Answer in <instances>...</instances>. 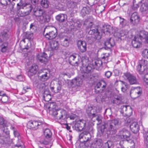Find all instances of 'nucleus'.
I'll return each instance as SVG.
<instances>
[{"mask_svg":"<svg viewBox=\"0 0 148 148\" xmlns=\"http://www.w3.org/2000/svg\"><path fill=\"white\" fill-rule=\"evenodd\" d=\"M121 124V122L119 119H115L102 125L100 130L102 133L105 132L107 134H114L116 133Z\"/></svg>","mask_w":148,"mask_h":148,"instance_id":"1","label":"nucleus"},{"mask_svg":"<svg viewBox=\"0 0 148 148\" xmlns=\"http://www.w3.org/2000/svg\"><path fill=\"white\" fill-rule=\"evenodd\" d=\"M48 109L49 110L50 114L57 119L64 120L67 118V112L64 110H57V106L52 103L47 105Z\"/></svg>","mask_w":148,"mask_h":148,"instance_id":"2","label":"nucleus"},{"mask_svg":"<svg viewBox=\"0 0 148 148\" xmlns=\"http://www.w3.org/2000/svg\"><path fill=\"white\" fill-rule=\"evenodd\" d=\"M93 22L91 21L89 19H86L84 23V25H88V27H90V29L89 31L88 30H87V32L89 34L92 35V38L90 36H88L87 38L88 40H90V42H94L96 40H99L101 37V34L98 31L97 29H93L91 27L92 25Z\"/></svg>","mask_w":148,"mask_h":148,"instance_id":"3","label":"nucleus"},{"mask_svg":"<svg viewBox=\"0 0 148 148\" xmlns=\"http://www.w3.org/2000/svg\"><path fill=\"white\" fill-rule=\"evenodd\" d=\"M137 70L141 75L145 74L148 71V62L147 60H142L138 62Z\"/></svg>","mask_w":148,"mask_h":148,"instance_id":"4","label":"nucleus"},{"mask_svg":"<svg viewBox=\"0 0 148 148\" xmlns=\"http://www.w3.org/2000/svg\"><path fill=\"white\" fill-rule=\"evenodd\" d=\"M94 110L92 108V107H89L86 110V112L90 117L93 118H96V120L98 121L97 123V125L100 124L102 122V117L101 116H95V113L94 112Z\"/></svg>","mask_w":148,"mask_h":148,"instance_id":"5","label":"nucleus"},{"mask_svg":"<svg viewBox=\"0 0 148 148\" xmlns=\"http://www.w3.org/2000/svg\"><path fill=\"white\" fill-rule=\"evenodd\" d=\"M111 101L114 104L117 105L123 104L127 102L126 99L120 94L119 95H114Z\"/></svg>","mask_w":148,"mask_h":148,"instance_id":"6","label":"nucleus"},{"mask_svg":"<svg viewBox=\"0 0 148 148\" xmlns=\"http://www.w3.org/2000/svg\"><path fill=\"white\" fill-rule=\"evenodd\" d=\"M130 136V132L125 129H122L119 130L116 137H118V139H127L129 138Z\"/></svg>","mask_w":148,"mask_h":148,"instance_id":"7","label":"nucleus"},{"mask_svg":"<svg viewBox=\"0 0 148 148\" xmlns=\"http://www.w3.org/2000/svg\"><path fill=\"white\" fill-rule=\"evenodd\" d=\"M135 144L131 139L122 140L120 142V145L122 148H134Z\"/></svg>","mask_w":148,"mask_h":148,"instance_id":"8","label":"nucleus"},{"mask_svg":"<svg viewBox=\"0 0 148 148\" xmlns=\"http://www.w3.org/2000/svg\"><path fill=\"white\" fill-rule=\"evenodd\" d=\"M94 69L93 66L91 64L84 66L83 68L84 73L82 75V77L84 79H86L90 76V73Z\"/></svg>","mask_w":148,"mask_h":148,"instance_id":"9","label":"nucleus"},{"mask_svg":"<svg viewBox=\"0 0 148 148\" xmlns=\"http://www.w3.org/2000/svg\"><path fill=\"white\" fill-rule=\"evenodd\" d=\"M42 122L40 121L39 120H31L28 122L27 126L29 129L36 130L38 129V127L42 125Z\"/></svg>","mask_w":148,"mask_h":148,"instance_id":"10","label":"nucleus"},{"mask_svg":"<svg viewBox=\"0 0 148 148\" xmlns=\"http://www.w3.org/2000/svg\"><path fill=\"white\" fill-rule=\"evenodd\" d=\"M91 136L89 133L88 132H84L81 133L79 135V138L80 141L82 143H84L85 145V143L88 142L90 139Z\"/></svg>","mask_w":148,"mask_h":148,"instance_id":"11","label":"nucleus"},{"mask_svg":"<svg viewBox=\"0 0 148 148\" xmlns=\"http://www.w3.org/2000/svg\"><path fill=\"white\" fill-rule=\"evenodd\" d=\"M124 75L131 84H137L138 83L136 77L130 73H124Z\"/></svg>","mask_w":148,"mask_h":148,"instance_id":"12","label":"nucleus"},{"mask_svg":"<svg viewBox=\"0 0 148 148\" xmlns=\"http://www.w3.org/2000/svg\"><path fill=\"white\" fill-rule=\"evenodd\" d=\"M68 60L70 64L75 66H78L80 63V60L74 54L69 56Z\"/></svg>","mask_w":148,"mask_h":148,"instance_id":"13","label":"nucleus"},{"mask_svg":"<svg viewBox=\"0 0 148 148\" xmlns=\"http://www.w3.org/2000/svg\"><path fill=\"white\" fill-rule=\"evenodd\" d=\"M121 113L125 114L127 116H129L132 113V110L129 106H123L121 107Z\"/></svg>","mask_w":148,"mask_h":148,"instance_id":"14","label":"nucleus"},{"mask_svg":"<svg viewBox=\"0 0 148 148\" xmlns=\"http://www.w3.org/2000/svg\"><path fill=\"white\" fill-rule=\"evenodd\" d=\"M140 20V18L138 13L134 12L132 14L130 19V22L131 24L134 25L138 24Z\"/></svg>","mask_w":148,"mask_h":148,"instance_id":"15","label":"nucleus"},{"mask_svg":"<svg viewBox=\"0 0 148 148\" xmlns=\"http://www.w3.org/2000/svg\"><path fill=\"white\" fill-rule=\"evenodd\" d=\"M57 35V30L56 28H54L52 30L47 33L45 37L47 39L50 40L55 38Z\"/></svg>","mask_w":148,"mask_h":148,"instance_id":"16","label":"nucleus"},{"mask_svg":"<svg viewBox=\"0 0 148 148\" xmlns=\"http://www.w3.org/2000/svg\"><path fill=\"white\" fill-rule=\"evenodd\" d=\"M86 123V121L83 119L77 121L75 125L76 130L78 131H82Z\"/></svg>","mask_w":148,"mask_h":148,"instance_id":"17","label":"nucleus"},{"mask_svg":"<svg viewBox=\"0 0 148 148\" xmlns=\"http://www.w3.org/2000/svg\"><path fill=\"white\" fill-rule=\"evenodd\" d=\"M37 59L39 61L45 64L47 61V54L45 53L38 54L37 56Z\"/></svg>","mask_w":148,"mask_h":148,"instance_id":"18","label":"nucleus"},{"mask_svg":"<svg viewBox=\"0 0 148 148\" xmlns=\"http://www.w3.org/2000/svg\"><path fill=\"white\" fill-rule=\"evenodd\" d=\"M140 39L139 35L135 36L132 42V44L134 47L138 48L141 45V41Z\"/></svg>","mask_w":148,"mask_h":148,"instance_id":"19","label":"nucleus"},{"mask_svg":"<svg viewBox=\"0 0 148 148\" xmlns=\"http://www.w3.org/2000/svg\"><path fill=\"white\" fill-rule=\"evenodd\" d=\"M50 77V73L49 71L45 70L43 72L41 75L40 77V79L42 82H45L48 80Z\"/></svg>","mask_w":148,"mask_h":148,"instance_id":"20","label":"nucleus"},{"mask_svg":"<svg viewBox=\"0 0 148 148\" xmlns=\"http://www.w3.org/2000/svg\"><path fill=\"white\" fill-rule=\"evenodd\" d=\"M78 47L80 51L82 53L86 51V43L85 41L79 40L77 42Z\"/></svg>","mask_w":148,"mask_h":148,"instance_id":"21","label":"nucleus"},{"mask_svg":"<svg viewBox=\"0 0 148 148\" xmlns=\"http://www.w3.org/2000/svg\"><path fill=\"white\" fill-rule=\"evenodd\" d=\"M38 66L34 64L30 68L29 71L28 72V75L30 77L35 75L38 70Z\"/></svg>","mask_w":148,"mask_h":148,"instance_id":"22","label":"nucleus"},{"mask_svg":"<svg viewBox=\"0 0 148 148\" xmlns=\"http://www.w3.org/2000/svg\"><path fill=\"white\" fill-rule=\"evenodd\" d=\"M139 37L141 40L144 39L145 42L148 43V32L145 31H142L140 32Z\"/></svg>","mask_w":148,"mask_h":148,"instance_id":"23","label":"nucleus"},{"mask_svg":"<svg viewBox=\"0 0 148 148\" xmlns=\"http://www.w3.org/2000/svg\"><path fill=\"white\" fill-rule=\"evenodd\" d=\"M92 65L94 69L99 70L102 67V61L100 60H96L92 61Z\"/></svg>","mask_w":148,"mask_h":148,"instance_id":"24","label":"nucleus"},{"mask_svg":"<svg viewBox=\"0 0 148 148\" xmlns=\"http://www.w3.org/2000/svg\"><path fill=\"white\" fill-rule=\"evenodd\" d=\"M130 128L133 132L136 133L139 130V126L137 122H134L131 124Z\"/></svg>","mask_w":148,"mask_h":148,"instance_id":"25","label":"nucleus"},{"mask_svg":"<svg viewBox=\"0 0 148 148\" xmlns=\"http://www.w3.org/2000/svg\"><path fill=\"white\" fill-rule=\"evenodd\" d=\"M37 19L40 22L42 23L48 22L50 21L49 16L48 15H45V13L40 18H38Z\"/></svg>","mask_w":148,"mask_h":148,"instance_id":"26","label":"nucleus"},{"mask_svg":"<svg viewBox=\"0 0 148 148\" xmlns=\"http://www.w3.org/2000/svg\"><path fill=\"white\" fill-rule=\"evenodd\" d=\"M33 8V7L30 4L24 3L22 4V8L26 10L29 14L31 12Z\"/></svg>","mask_w":148,"mask_h":148,"instance_id":"27","label":"nucleus"},{"mask_svg":"<svg viewBox=\"0 0 148 148\" xmlns=\"http://www.w3.org/2000/svg\"><path fill=\"white\" fill-rule=\"evenodd\" d=\"M104 44L107 48L110 49L114 45L115 42L113 39L110 38L105 42Z\"/></svg>","mask_w":148,"mask_h":148,"instance_id":"28","label":"nucleus"},{"mask_svg":"<svg viewBox=\"0 0 148 148\" xmlns=\"http://www.w3.org/2000/svg\"><path fill=\"white\" fill-rule=\"evenodd\" d=\"M102 29L104 33H110L112 30V27L109 25L105 24L102 26Z\"/></svg>","mask_w":148,"mask_h":148,"instance_id":"29","label":"nucleus"},{"mask_svg":"<svg viewBox=\"0 0 148 148\" xmlns=\"http://www.w3.org/2000/svg\"><path fill=\"white\" fill-rule=\"evenodd\" d=\"M34 15L38 18H40L45 13L44 11L41 9L39 8L35 10L34 9L33 10Z\"/></svg>","mask_w":148,"mask_h":148,"instance_id":"30","label":"nucleus"},{"mask_svg":"<svg viewBox=\"0 0 148 148\" xmlns=\"http://www.w3.org/2000/svg\"><path fill=\"white\" fill-rule=\"evenodd\" d=\"M66 18V15L63 14H60L57 16L56 17V19L57 20L60 22H64Z\"/></svg>","mask_w":148,"mask_h":148,"instance_id":"31","label":"nucleus"},{"mask_svg":"<svg viewBox=\"0 0 148 148\" xmlns=\"http://www.w3.org/2000/svg\"><path fill=\"white\" fill-rule=\"evenodd\" d=\"M1 136L0 137V143L4 144L7 143L8 140L9 139V136L5 134Z\"/></svg>","mask_w":148,"mask_h":148,"instance_id":"32","label":"nucleus"},{"mask_svg":"<svg viewBox=\"0 0 148 148\" xmlns=\"http://www.w3.org/2000/svg\"><path fill=\"white\" fill-rule=\"evenodd\" d=\"M72 82L73 84L77 86H81L82 83V78L79 77L75 78L72 80Z\"/></svg>","mask_w":148,"mask_h":148,"instance_id":"33","label":"nucleus"},{"mask_svg":"<svg viewBox=\"0 0 148 148\" xmlns=\"http://www.w3.org/2000/svg\"><path fill=\"white\" fill-rule=\"evenodd\" d=\"M45 84V83H42L40 86V90L42 92H49L48 86H46Z\"/></svg>","mask_w":148,"mask_h":148,"instance_id":"34","label":"nucleus"},{"mask_svg":"<svg viewBox=\"0 0 148 148\" xmlns=\"http://www.w3.org/2000/svg\"><path fill=\"white\" fill-rule=\"evenodd\" d=\"M50 47L52 50H57L59 47L58 41H54L51 42L50 44Z\"/></svg>","mask_w":148,"mask_h":148,"instance_id":"35","label":"nucleus"},{"mask_svg":"<svg viewBox=\"0 0 148 148\" xmlns=\"http://www.w3.org/2000/svg\"><path fill=\"white\" fill-rule=\"evenodd\" d=\"M44 135L46 138H50L52 136V133L50 130L49 129H46L44 132Z\"/></svg>","mask_w":148,"mask_h":148,"instance_id":"36","label":"nucleus"},{"mask_svg":"<svg viewBox=\"0 0 148 148\" xmlns=\"http://www.w3.org/2000/svg\"><path fill=\"white\" fill-rule=\"evenodd\" d=\"M148 9V1H145L144 3H143L140 8V10L142 12L146 11Z\"/></svg>","mask_w":148,"mask_h":148,"instance_id":"37","label":"nucleus"},{"mask_svg":"<svg viewBox=\"0 0 148 148\" xmlns=\"http://www.w3.org/2000/svg\"><path fill=\"white\" fill-rule=\"evenodd\" d=\"M90 10L88 7H84L81 10V14L83 16H85L86 14H89Z\"/></svg>","mask_w":148,"mask_h":148,"instance_id":"38","label":"nucleus"},{"mask_svg":"<svg viewBox=\"0 0 148 148\" xmlns=\"http://www.w3.org/2000/svg\"><path fill=\"white\" fill-rule=\"evenodd\" d=\"M29 14L26 10H19L18 12V15L21 17H24L29 15Z\"/></svg>","mask_w":148,"mask_h":148,"instance_id":"39","label":"nucleus"},{"mask_svg":"<svg viewBox=\"0 0 148 148\" xmlns=\"http://www.w3.org/2000/svg\"><path fill=\"white\" fill-rule=\"evenodd\" d=\"M41 5L43 8H47L49 5V2L47 0H42L41 2Z\"/></svg>","mask_w":148,"mask_h":148,"instance_id":"40","label":"nucleus"},{"mask_svg":"<svg viewBox=\"0 0 148 148\" xmlns=\"http://www.w3.org/2000/svg\"><path fill=\"white\" fill-rule=\"evenodd\" d=\"M97 148H100L102 145V140L101 139H97L95 143Z\"/></svg>","mask_w":148,"mask_h":148,"instance_id":"41","label":"nucleus"},{"mask_svg":"<svg viewBox=\"0 0 148 148\" xmlns=\"http://www.w3.org/2000/svg\"><path fill=\"white\" fill-rule=\"evenodd\" d=\"M11 148H25L23 145L21 140H19L17 144L13 146Z\"/></svg>","mask_w":148,"mask_h":148,"instance_id":"42","label":"nucleus"},{"mask_svg":"<svg viewBox=\"0 0 148 148\" xmlns=\"http://www.w3.org/2000/svg\"><path fill=\"white\" fill-rule=\"evenodd\" d=\"M43 97L45 101H49L51 99V96L50 93H44Z\"/></svg>","mask_w":148,"mask_h":148,"instance_id":"43","label":"nucleus"},{"mask_svg":"<svg viewBox=\"0 0 148 148\" xmlns=\"http://www.w3.org/2000/svg\"><path fill=\"white\" fill-rule=\"evenodd\" d=\"M77 3L73 1H71L70 2H68L67 4V5L68 7L71 8H75L77 5Z\"/></svg>","mask_w":148,"mask_h":148,"instance_id":"44","label":"nucleus"},{"mask_svg":"<svg viewBox=\"0 0 148 148\" xmlns=\"http://www.w3.org/2000/svg\"><path fill=\"white\" fill-rule=\"evenodd\" d=\"M120 19V25L122 27H125L127 23L126 20L123 18L119 17Z\"/></svg>","mask_w":148,"mask_h":148,"instance_id":"45","label":"nucleus"},{"mask_svg":"<svg viewBox=\"0 0 148 148\" xmlns=\"http://www.w3.org/2000/svg\"><path fill=\"white\" fill-rule=\"evenodd\" d=\"M145 143L146 146L148 147V131L143 134Z\"/></svg>","mask_w":148,"mask_h":148,"instance_id":"46","label":"nucleus"},{"mask_svg":"<svg viewBox=\"0 0 148 148\" xmlns=\"http://www.w3.org/2000/svg\"><path fill=\"white\" fill-rule=\"evenodd\" d=\"M131 92L140 93L142 92V90L139 87L132 88L131 90Z\"/></svg>","mask_w":148,"mask_h":148,"instance_id":"47","label":"nucleus"},{"mask_svg":"<svg viewBox=\"0 0 148 148\" xmlns=\"http://www.w3.org/2000/svg\"><path fill=\"white\" fill-rule=\"evenodd\" d=\"M112 143L110 141H108L105 144V148H111L112 146Z\"/></svg>","mask_w":148,"mask_h":148,"instance_id":"48","label":"nucleus"},{"mask_svg":"<svg viewBox=\"0 0 148 148\" xmlns=\"http://www.w3.org/2000/svg\"><path fill=\"white\" fill-rule=\"evenodd\" d=\"M142 56L144 58L148 59V49H145L142 53Z\"/></svg>","mask_w":148,"mask_h":148,"instance_id":"49","label":"nucleus"},{"mask_svg":"<svg viewBox=\"0 0 148 148\" xmlns=\"http://www.w3.org/2000/svg\"><path fill=\"white\" fill-rule=\"evenodd\" d=\"M140 93H130V95L131 98L133 99H135L139 96Z\"/></svg>","mask_w":148,"mask_h":148,"instance_id":"50","label":"nucleus"},{"mask_svg":"<svg viewBox=\"0 0 148 148\" xmlns=\"http://www.w3.org/2000/svg\"><path fill=\"white\" fill-rule=\"evenodd\" d=\"M62 45L66 47L69 45V42L68 39L66 38L62 43Z\"/></svg>","mask_w":148,"mask_h":148,"instance_id":"51","label":"nucleus"},{"mask_svg":"<svg viewBox=\"0 0 148 148\" xmlns=\"http://www.w3.org/2000/svg\"><path fill=\"white\" fill-rule=\"evenodd\" d=\"M145 76L143 78L144 84L148 85V74H145Z\"/></svg>","mask_w":148,"mask_h":148,"instance_id":"52","label":"nucleus"},{"mask_svg":"<svg viewBox=\"0 0 148 148\" xmlns=\"http://www.w3.org/2000/svg\"><path fill=\"white\" fill-rule=\"evenodd\" d=\"M33 34L32 33H28L26 34V37L28 39L32 38L33 37Z\"/></svg>","mask_w":148,"mask_h":148,"instance_id":"53","label":"nucleus"},{"mask_svg":"<svg viewBox=\"0 0 148 148\" xmlns=\"http://www.w3.org/2000/svg\"><path fill=\"white\" fill-rule=\"evenodd\" d=\"M13 133L15 137H17V139L18 140V141L19 140H21L20 139H19V134L17 131L14 130L13 131Z\"/></svg>","mask_w":148,"mask_h":148,"instance_id":"54","label":"nucleus"},{"mask_svg":"<svg viewBox=\"0 0 148 148\" xmlns=\"http://www.w3.org/2000/svg\"><path fill=\"white\" fill-rule=\"evenodd\" d=\"M30 28L32 32L34 31L36 29V27L33 23L31 24Z\"/></svg>","mask_w":148,"mask_h":148,"instance_id":"55","label":"nucleus"},{"mask_svg":"<svg viewBox=\"0 0 148 148\" xmlns=\"http://www.w3.org/2000/svg\"><path fill=\"white\" fill-rule=\"evenodd\" d=\"M17 80L18 81H23L24 80V78L21 75H18L16 77Z\"/></svg>","mask_w":148,"mask_h":148,"instance_id":"56","label":"nucleus"},{"mask_svg":"<svg viewBox=\"0 0 148 148\" xmlns=\"http://www.w3.org/2000/svg\"><path fill=\"white\" fill-rule=\"evenodd\" d=\"M104 56L102 57V59H105L107 61L108 60V58L110 56V54L109 53H106L103 54Z\"/></svg>","mask_w":148,"mask_h":148,"instance_id":"57","label":"nucleus"},{"mask_svg":"<svg viewBox=\"0 0 148 148\" xmlns=\"http://www.w3.org/2000/svg\"><path fill=\"white\" fill-rule=\"evenodd\" d=\"M112 74V72L110 71H108L106 72L105 74V75L107 78H109L111 75Z\"/></svg>","mask_w":148,"mask_h":148,"instance_id":"58","label":"nucleus"},{"mask_svg":"<svg viewBox=\"0 0 148 148\" xmlns=\"http://www.w3.org/2000/svg\"><path fill=\"white\" fill-rule=\"evenodd\" d=\"M2 35L3 38L6 39L8 38V35L7 33L5 32H3L2 33Z\"/></svg>","mask_w":148,"mask_h":148,"instance_id":"59","label":"nucleus"},{"mask_svg":"<svg viewBox=\"0 0 148 148\" xmlns=\"http://www.w3.org/2000/svg\"><path fill=\"white\" fill-rule=\"evenodd\" d=\"M8 0H0V3L2 5H6L8 4Z\"/></svg>","mask_w":148,"mask_h":148,"instance_id":"60","label":"nucleus"},{"mask_svg":"<svg viewBox=\"0 0 148 148\" xmlns=\"http://www.w3.org/2000/svg\"><path fill=\"white\" fill-rule=\"evenodd\" d=\"M1 100L4 102H5L8 100V97L5 95L4 96H3L1 98Z\"/></svg>","mask_w":148,"mask_h":148,"instance_id":"61","label":"nucleus"},{"mask_svg":"<svg viewBox=\"0 0 148 148\" xmlns=\"http://www.w3.org/2000/svg\"><path fill=\"white\" fill-rule=\"evenodd\" d=\"M23 90L25 92H31V89L28 86L24 87L23 88Z\"/></svg>","mask_w":148,"mask_h":148,"instance_id":"62","label":"nucleus"},{"mask_svg":"<svg viewBox=\"0 0 148 148\" xmlns=\"http://www.w3.org/2000/svg\"><path fill=\"white\" fill-rule=\"evenodd\" d=\"M69 117L71 119L74 120L76 119L77 117V116L75 114H73L70 115Z\"/></svg>","mask_w":148,"mask_h":148,"instance_id":"63","label":"nucleus"},{"mask_svg":"<svg viewBox=\"0 0 148 148\" xmlns=\"http://www.w3.org/2000/svg\"><path fill=\"white\" fill-rule=\"evenodd\" d=\"M0 47L1 48H6V49H8V43L7 42L2 43V45Z\"/></svg>","mask_w":148,"mask_h":148,"instance_id":"64","label":"nucleus"}]
</instances>
